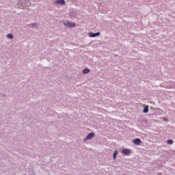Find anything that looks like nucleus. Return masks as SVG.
Listing matches in <instances>:
<instances>
[{"instance_id":"20e7f679","label":"nucleus","mask_w":175,"mask_h":175,"mask_svg":"<svg viewBox=\"0 0 175 175\" xmlns=\"http://www.w3.org/2000/svg\"><path fill=\"white\" fill-rule=\"evenodd\" d=\"M122 152L124 155H129V154H131V150H129V149H123L122 150Z\"/></svg>"},{"instance_id":"6e6552de","label":"nucleus","mask_w":175,"mask_h":175,"mask_svg":"<svg viewBox=\"0 0 175 175\" xmlns=\"http://www.w3.org/2000/svg\"><path fill=\"white\" fill-rule=\"evenodd\" d=\"M118 154V151L116 150L113 153V159H116L117 158V155Z\"/></svg>"},{"instance_id":"9d476101","label":"nucleus","mask_w":175,"mask_h":175,"mask_svg":"<svg viewBox=\"0 0 175 175\" xmlns=\"http://www.w3.org/2000/svg\"><path fill=\"white\" fill-rule=\"evenodd\" d=\"M8 38H9V39H13V34L12 33L8 34Z\"/></svg>"},{"instance_id":"f257e3e1","label":"nucleus","mask_w":175,"mask_h":175,"mask_svg":"<svg viewBox=\"0 0 175 175\" xmlns=\"http://www.w3.org/2000/svg\"><path fill=\"white\" fill-rule=\"evenodd\" d=\"M64 25L67 27H69L70 28H72L73 27H76V23L70 21H68L66 23H64Z\"/></svg>"},{"instance_id":"f03ea898","label":"nucleus","mask_w":175,"mask_h":175,"mask_svg":"<svg viewBox=\"0 0 175 175\" xmlns=\"http://www.w3.org/2000/svg\"><path fill=\"white\" fill-rule=\"evenodd\" d=\"M100 35V32H97L96 33L93 32L89 33L90 38H95V36H99Z\"/></svg>"},{"instance_id":"423d86ee","label":"nucleus","mask_w":175,"mask_h":175,"mask_svg":"<svg viewBox=\"0 0 175 175\" xmlns=\"http://www.w3.org/2000/svg\"><path fill=\"white\" fill-rule=\"evenodd\" d=\"M58 5H64L65 3V0H57L55 1Z\"/></svg>"},{"instance_id":"9b49d317","label":"nucleus","mask_w":175,"mask_h":175,"mask_svg":"<svg viewBox=\"0 0 175 175\" xmlns=\"http://www.w3.org/2000/svg\"><path fill=\"white\" fill-rule=\"evenodd\" d=\"M167 144H173V141H172V139H168L167 141Z\"/></svg>"},{"instance_id":"0eeeda50","label":"nucleus","mask_w":175,"mask_h":175,"mask_svg":"<svg viewBox=\"0 0 175 175\" xmlns=\"http://www.w3.org/2000/svg\"><path fill=\"white\" fill-rule=\"evenodd\" d=\"M83 75H87L88 73H90V69H88V68L83 69Z\"/></svg>"},{"instance_id":"39448f33","label":"nucleus","mask_w":175,"mask_h":175,"mask_svg":"<svg viewBox=\"0 0 175 175\" xmlns=\"http://www.w3.org/2000/svg\"><path fill=\"white\" fill-rule=\"evenodd\" d=\"M134 144H136L137 146H140V144L142 143V140L140 139L137 138L133 140Z\"/></svg>"},{"instance_id":"1a4fd4ad","label":"nucleus","mask_w":175,"mask_h":175,"mask_svg":"<svg viewBox=\"0 0 175 175\" xmlns=\"http://www.w3.org/2000/svg\"><path fill=\"white\" fill-rule=\"evenodd\" d=\"M144 113H148V106H146L143 110Z\"/></svg>"},{"instance_id":"7ed1b4c3","label":"nucleus","mask_w":175,"mask_h":175,"mask_svg":"<svg viewBox=\"0 0 175 175\" xmlns=\"http://www.w3.org/2000/svg\"><path fill=\"white\" fill-rule=\"evenodd\" d=\"M95 136V134L94 133H89L86 137V140H90L92 139Z\"/></svg>"}]
</instances>
